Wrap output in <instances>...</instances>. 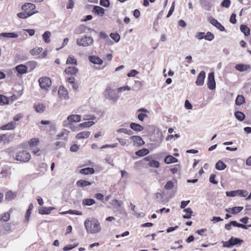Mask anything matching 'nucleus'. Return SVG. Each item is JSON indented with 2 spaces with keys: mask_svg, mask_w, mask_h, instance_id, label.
<instances>
[{
  "mask_svg": "<svg viewBox=\"0 0 251 251\" xmlns=\"http://www.w3.org/2000/svg\"><path fill=\"white\" fill-rule=\"evenodd\" d=\"M84 226L88 233L96 234L101 230L99 222L94 218L86 219L84 222Z\"/></svg>",
  "mask_w": 251,
  "mask_h": 251,
  "instance_id": "obj_1",
  "label": "nucleus"
},
{
  "mask_svg": "<svg viewBox=\"0 0 251 251\" xmlns=\"http://www.w3.org/2000/svg\"><path fill=\"white\" fill-rule=\"evenodd\" d=\"M76 45L79 47H87L94 44L93 38L90 36L84 35L76 40Z\"/></svg>",
  "mask_w": 251,
  "mask_h": 251,
  "instance_id": "obj_2",
  "label": "nucleus"
},
{
  "mask_svg": "<svg viewBox=\"0 0 251 251\" xmlns=\"http://www.w3.org/2000/svg\"><path fill=\"white\" fill-rule=\"evenodd\" d=\"M31 158V155L26 151H20L16 152L15 159L23 163L28 162Z\"/></svg>",
  "mask_w": 251,
  "mask_h": 251,
  "instance_id": "obj_3",
  "label": "nucleus"
},
{
  "mask_svg": "<svg viewBox=\"0 0 251 251\" xmlns=\"http://www.w3.org/2000/svg\"><path fill=\"white\" fill-rule=\"evenodd\" d=\"M105 97L114 102H116L119 98V96L115 90L107 87L104 92Z\"/></svg>",
  "mask_w": 251,
  "mask_h": 251,
  "instance_id": "obj_4",
  "label": "nucleus"
},
{
  "mask_svg": "<svg viewBox=\"0 0 251 251\" xmlns=\"http://www.w3.org/2000/svg\"><path fill=\"white\" fill-rule=\"evenodd\" d=\"M243 240L237 238L232 237L227 241H222L223 247L231 248L232 246L237 245H240L243 243Z\"/></svg>",
  "mask_w": 251,
  "mask_h": 251,
  "instance_id": "obj_5",
  "label": "nucleus"
},
{
  "mask_svg": "<svg viewBox=\"0 0 251 251\" xmlns=\"http://www.w3.org/2000/svg\"><path fill=\"white\" fill-rule=\"evenodd\" d=\"M81 120V116L79 115H70L67 118V121L69 122L68 125H69L70 128H72L73 131H77L79 130L78 127H75L72 128V124L73 123H77L80 122Z\"/></svg>",
  "mask_w": 251,
  "mask_h": 251,
  "instance_id": "obj_6",
  "label": "nucleus"
},
{
  "mask_svg": "<svg viewBox=\"0 0 251 251\" xmlns=\"http://www.w3.org/2000/svg\"><path fill=\"white\" fill-rule=\"evenodd\" d=\"M39 85L42 89L47 90L51 86V81L50 79L47 77L44 76L41 77L38 80Z\"/></svg>",
  "mask_w": 251,
  "mask_h": 251,
  "instance_id": "obj_7",
  "label": "nucleus"
},
{
  "mask_svg": "<svg viewBox=\"0 0 251 251\" xmlns=\"http://www.w3.org/2000/svg\"><path fill=\"white\" fill-rule=\"evenodd\" d=\"M226 193L227 196L231 197H234L237 196L246 197L249 194L248 192L245 190H237L235 191H227Z\"/></svg>",
  "mask_w": 251,
  "mask_h": 251,
  "instance_id": "obj_8",
  "label": "nucleus"
},
{
  "mask_svg": "<svg viewBox=\"0 0 251 251\" xmlns=\"http://www.w3.org/2000/svg\"><path fill=\"white\" fill-rule=\"evenodd\" d=\"M207 87L211 90L215 89L216 87V83L214 78V74L213 72L210 73L208 76Z\"/></svg>",
  "mask_w": 251,
  "mask_h": 251,
  "instance_id": "obj_9",
  "label": "nucleus"
},
{
  "mask_svg": "<svg viewBox=\"0 0 251 251\" xmlns=\"http://www.w3.org/2000/svg\"><path fill=\"white\" fill-rule=\"evenodd\" d=\"M58 94L59 98L61 100H67L69 99L68 91L67 89L62 86L59 87Z\"/></svg>",
  "mask_w": 251,
  "mask_h": 251,
  "instance_id": "obj_10",
  "label": "nucleus"
},
{
  "mask_svg": "<svg viewBox=\"0 0 251 251\" xmlns=\"http://www.w3.org/2000/svg\"><path fill=\"white\" fill-rule=\"evenodd\" d=\"M210 23L221 31H226L225 28L216 19L212 17L209 18Z\"/></svg>",
  "mask_w": 251,
  "mask_h": 251,
  "instance_id": "obj_11",
  "label": "nucleus"
},
{
  "mask_svg": "<svg viewBox=\"0 0 251 251\" xmlns=\"http://www.w3.org/2000/svg\"><path fill=\"white\" fill-rule=\"evenodd\" d=\"M205 78V73L203 71H202L199 74L196 81V84L197 86H202L204 84V79Z\"/></svg>",
  "mask_w": 251,
  "mask_h": 251,
  "instance_id": "obj_12",
  "label": "nucleus"
},
{
  "mask_svg": "<svg viewBox=\"0 0 251 251\" xmlns=\"http://www.w3.org/2000/svg\"><path fill=\"white\" fill-rule=\"evenodd\" d=\"M15 70L18 72L17 75H22L27 73L28 68L25 65L21 64L15 67Z\"/></svg>",
  "mask_w": 251,
  "mask_h": 251,
  "instance_id": "obj_13",
  "label": "nucleus"
},
{
  "mask_svg": "<svg viewBox=\"0 0 251 251\" xmlns=\"http://www.w3.org/2000/svg\"><path fill=\"white\" fill-rule=\"evenodd\" d=\"M130 139L133 141L134 145L137 146H141L145 144L142 138L139 136H133L130 137Z\"/></svg>",
  "mask_w": 251,
  "mask_h": 251,
  "instance_id": "obj_14",
  "label": "nucleus"
},
{
  "mask_svg": "<svg viewBox=\"0 0 251 251\" xmlns=\"http://www.w3.org/2000/svg\"><path fill=\"white\" fill-rule=\"evenodd\" d=\"M89 60L94 64L101 65L103 60L96 55H91L88 57Z\"/></svg>",
  "mask_w": 251,
  "mask_h": 251,
  "instance_id": "obj_15",
  "label": "nucleus"
},
{
  "mask_svg": "<svg viewBox=\"0 0 251 251\" xmlns=\"http://www.w3.org/2000/svg\"><path fill=\"white\" fill-rule=\"evenodd\" d=\"M92 12L98 15L102 16L105 13V9L99 6H94Z\"/></svg>",
  "mask_w": 251,
  "mask_h": 251,
  "instance_id": "obj_16",
  "label": "nucleus"
},
{
  "mask_svg": "<svg viewBox=\"0 0 251 251\" xmlns=\"http://www.w3.org/2000/svg\"><path fill=\"white\" fill-rule=\"evenodd\" d=\"M78 70L75 67L70 66L65 70V73L68 75H75L77 74Z\"/></svg>",
  "mask_w": 251,
  "mask_h": 251,
  "instance_id": "obj_17",
  "label": "nucleus"
},
{
  "mask_svg": "<svg viewBox=\"0 0 251 251\" xmlns=\"http://www.w3.org/2000/svg\"><path fill=\"white\" fill-rule=\"evenodd\" d=\"M243 209V207L242 206H237L226 209V211L227 212L231 213L233 214H236L242 211Z\"/></svg>",
  "mask_w": 251,
  "mask_h": 251,
  "instance_id": "obj_18",
  "label": "nucleus"
},
{
  "mask_svg": "<svg viewBox=\"0 0 251 251\" xmlns=\"http://www.w3.org/2000/svg\"><path fill=\"white\" fill-rule=\"evenodd\" d=\"M235 69L239 72H242L247 71L248 69H251V67L249 65H245L242 64H237L235 66Z\"/></svg>",
  "mask_w": 251,
  "mask_h": 251,
  "instance_id": "obj_19",
  "label": "nucleus"
},
{
  "mask_svg": "<svg viewBox=\"0 0 251 251\" xmlns=\"http://www.w3.org/2000/svg\"><path fill=\"white\" fill-rule=\"evenodd\" d=\"M35 5L31 3H26L22 7V9L24 11H30L35 9Z\"/></svg>",
  "mask_w": 251,
  "mask_h": 251,
  "instance_id": "obj_20",
  "label": "nucleus"
},
{
  "mask_svg": "<svg viewBox=\"0 0 251 251\" xmlns=\"http://www.w3.org/2000/svg\"><path fill=\"white\" fill-rule=\"evenodd\" d=\"M54 209L53 207H41L39 208V213L41 214H49L51 211Z\"/></svg>",
  "mask_w": 251,
  "mask_h": 251,
  "instance_id": "obj_21",
  "label": "nucleus"
},
{
  "mask_svg": "<svg viewBox=\"0 0 251 251\" xmlns=\"http://www.w3.org/2000/svg\"><path fill=\"white\" fill-rule=\"evenodd\" d=\"M130 127L133 130L140 132L144 129V127L141 125L135 123H131L130 125Z\"/></svg>",
  "mask_w": 251,
  "mask_h": 251,
  "instance_id": "obj_22",
  "label": "nucleus"
},
{
  "mask_svg": "<svg viewBox=\"0 0 251 251\" xmlns=\"http://www.w3.org/2000/svg\"><path fill=\"white\" fill-rule=\"evenodd\" d=\"M35 13L34 12L31 11H25L24 12H20L17 14V16L21 19H26L27 17L32 15Z\"/></svg>",
  "mask_w": 251,
  "mask_h": 251,
  "instance_id": "obj_23",
  "label": "nucleus"
},
{
  "mask_svg": "<svg viewBox=\"0 0 251 251\" xmlns=\"http://www.w3.org/2000/svg\"><path fill=\"white\" fill-rule=\"evenodd\" d=\"M90 134L91 132L90 131H82L78 133L75 136V138L78 139H86L89 137Z\"/></svg>",
  "mask_w": 251,
  "mask_h": 251,
  "instance_id": "obj_24",
  "label": "nucleus"
},
{
  "mask_svg": "<svg viewBox=\"0 0 251 251\" xmlns=\"http://www.w3.org/2000/svg\"><path fill=\"white\" fill-rule=\"evenodd\" d=\"M51 33L49 31H45L43 34L42 35V38L46 44H49L50 43V37H51Z\"/></svg>",
  "mask_w": 251,
  "mask_h": 251,
  "instance_id": "obj_25",
  "label": "nucleus"
},
{
  "mask_svg": "<svg viewBox=\"0 0 251 251\" xmlns=\"http://www.w3.org/2000/svg\"><path fill=\"white\" fill-rule=\"evenodd\" d=\"M154 196L155 199L158 201H162L164 196V192L161 190H158V191L154 194Z\"/></svg>",
  "mask_w": 251,
  "mask_h": 251,
  "instance_id": "obj_26",
  "label": "nucleus"
},
{
  "mask_svg": "<svg viewBox=\"0 0 251 251\" xmlns=\"http://www.w3.org/2000/svg\"><path fill=\"white\" fill-rule=\"evenodd\" d=\"M164 162L166 164H171L177 162V159L172 155H167L164 159Z\"/></svg>",
  "mask_w": 251,
  "mask_h": 251,
  "instance_id": "obj_27",
  "label": "nucleus"
},
{
  "mask_svg": "<svg viewBox=\"0 0 251 251\" xmlns=\"http://www.w3.org/2000/svg\"><path fill=\"white\" fill-rule=\"evenodd\" d=\"M15 123L12 122L2 126L0 128L2 130H11L14 129L15 127Z\"/></svg>",
  "mask_w": 251,
  "mask_h": 251,
  "instance_id": "obj_28",
  "label": "nucleus"
},
{
  "mask_svg": "<svg viewBox=\"0 0 251 251\" xmlns=\"http://www.w3.org/2000/svg\"><path fill=\"white\" fill-rule=\"evenodd\" d=\"M33 208V204L32 203H30L28 209L26 211V213L25 216V219L24 220L25 223H27L29 221V219L30 216V215L31 213V211H32Z\"/></svg>",
  "mask_w": 251,
  "mask_h": 251,
  "instance_id": "obj_29",
  "label": "nucleus"
},
{
  "mask_svg": "<svg viewBox=\"0 0 251 251\" xmlns=\"http://www.w3.org/2000/svg\"><path fill=\"white\" fill-rule=\"evenodd\" d=\"M80 174H84V175H89V174H93L94 173L95 171L94 169L92 168H85L82 169H81L79 171Z\"/></svg>",
  "mask_w": 251,
  "mask_h": 251,
  "instance_id": "obj_30",
  "label": "nucleus"
},
{
  "mask_svg": "<svg viewBox=\"0 0 251 251\" xmlns=\"http://www.w3.org/2000/svg\"><path fill=\"white\" fill-rule=\"evenodd\" d=\"M0 36L3 37L10 38H16L18 37V34L14 32H4L0 34Z\"/></svg>",
  "mask_w": 251,
  "mask_h": 251,
  "instance_id": "obj_31",
  "label": "nucleus"
},
{
  "mask_svg": "<svg viewBox=\"0 0 251 251\" xmlns=\"http://www.w3.org/2000/svg\"><path fill=\"white\" fill-rule=\"evenodd\" d=\"M39 143V140L38 138H32L28 141V144L30 149L36 147Z\"/></svg>",
  "mask_w": 251,
  "mask_h": 251,
  "instance_id": "obj_32",
  "label": "nucleus"
},
{
  "mask_svg": "<svg viewBox=\"0 0 251 251\" xmlns=\"http://www.w3.org/2000/svg\"><path fill=\"white\" fill-rule=\"evenodd\" d=\"M67 81L72 85L73 89L76 90L78 87L77 83L75 82V78L74 77H68L67 78Z\"/></svg>",
  "mask_w": 251,
  "mask_h": 251,
  "instance_id": "obj_33",
  "label": "nucleus"
},
{
  "mask_svg": "<svg viewBox=\"0 0 251 251\" xmlns=\"http://www.w3.org/2000/svg\"><path fill=\"white\" fill-rule=\"evenodd\" d=\"M226 167V165L221 160H219L215 165L216 169L219 171L224 170Z\"/></svg>",
  "mask_w": 251,
  "mask_h": 251,
  "instance_id": "obj_34",
  "label": "nucleus"
},
{
  "mask_svg": "<svg viewBox=\"0 0 251 251\" xmlns=\"http://www.w3.org/2000/svg\"><path fill=\"white\" fill-rule=\"evenodd\" d=\"M96 202L95 201L92 199H85L82 200V203L83 205L91 206L95 204Z\"/></svg>",
  "mask_w": 251,
  "mask_h": 251,
  "instance_id": "obj_35",
  "label": "nucleus"
},
{
  "mask_svg": "<svg viewBox=\"0 0 251 251\" xmlns=\"http://www.w3.org/2000/svg\"><path fill=\"white\" fill-rule=\"evenodd\" d=\"M76 184L79 187H84L87 186L91 185L92 183L86 180H79L77 181Z\"/></svg>",
  "mask_w": 251,
  "mask_h": 251,
  "instance_id": "obj_36",
  "label": "nucleus"
},
{
  "mask_svg": "<svg viewBox=\"0 0 251 251\" xmlns=\"http://www.w3.org/2000/svg\"><path fill=\"white\" fill-rule=\"evenodd\" d=\"M240 30L246 36H249L250 34V28L245 25H241L240 26Z\"/></svg>",
  "mask_w": 251,
  "mask_h": 251,
  "instance_id": "obj_37",
  "label": "nucleus"
},
{
  "mask_svg": "<svg viewBox=\"0 0 251 251\" xmlns=\"http://www.w3.org/2000/svg\"><path fill=\"white\" fill-rule=\"evenodd\" d=\"M149 153V151L148 149H143L137 151L135 154L139 156H143Z\"/></svg>",
  "mask_w": 251,
  "mask_h": 251,
  "instance_id": "obj_38",
  "label": "nucleus"
},
{
  "mask_svg": "<svg viewBox=\"0 0 251 251\" xmlns=\"http://www.w3.org/2000/svg\"><path fill=\"white\" fill-rule=\"evenodd\" d=\"M245 102V98L242 95H238L235 100V103L237 105H241Z\"/></svg>",
  "mask_w": 251,
  "mask_h": 251,
  "instance_id": "obj_39",
  "label": "nucleus"
},
{
  "mask_svg": "<svg viewBox=\"0 0 251 251\" xmlns=\"http://www.w3.org/2000/svg\"><path fill=\"white\" fill-rule=\"evenodd\" d=\"M16 196V194L11 191L7 192L5 194V199L7 200H11L14 199Z\"/></svg>",
  "mask_w": 251,
  "mask_h": 251,
  "instance_id": "obj_40",
  "label": "nucleus"
},
{
  "mask_svg": "<svg viewBox=\"0 0 251 251\" xmlns=\"http://www.w3.org/2000/svg\"><path fill=\"white\" fill-rule=\"evenodd\" d=\"M67 64H77V60L73 55H70L66 61Z\"/></svg>",
  "mask_w": 251,
  "mask_h": 251,
  "instance_id": "obj_41",
  "label": "nucleus"
},
{
  "mask_svg": "<svg viewBox=\"0 0 251 251\" xmlns=\"http://www.w3.org/2000/svg\"><path fill=\"white\" fill-rule=\"evenodd\" d=\"M95 124L93 121L85 122L79 125L78 126L81 128L90 127Z\"/></svg>",
  "mask_w": 251,
  "mask_h": 251,
  "instance_id": "obj_42",
  "label": "nucleus"
},
{
  "mask_svg": "<svg viewBox=\"0 0 251 251\" xmlns=\"http://www.w3.org/2000/svg\"><path fill=\"white\" fill-rule=\"evenodd\" d=\"M43 50L42 48H35L30 50V53L33 55H37L39 54Z\"/></svg>",
  "mask_w": 251,
  "mask_h": 251,
  "instance_id": "obj_43",
  "label": "nucleus"
},
{
  "mask_svg": "<svg viewBox=\"0 0 251 251\" xmlns=\"http://www.w3.org/2000/svg\"><path fill=\"white\" fill-rule=\"evenodd\" d=\"M123 204V202L122 201H118L116 199L112 200V205L116 209L120 207Z\"/></svg>",
  "mask_w": 251,
  "mask_h": 251,
  "instance_id": "obj_44",
  "label": "nucleus"
},
{
  "mask_svg": "<svg viewBox=\"0 0 251 251\" xmlns=\"http://www.w3.org/2000/svg\"><path fill=\"white\" fill-rule=\"evenodd\" d=\"M235 116L239 121H243L245 117L244 114L240 111H237L235 113Z\"/></svg>",
  "mask_w": 251,
  "mask_h": 251,
  "instance_id": "obj_45",
  "label": "nucleus"
},
{
  "mask_svg": "<svg viewBox=\"0 0 251 251\" xmlns=\"http://www.w3.org/2000/svg\"><path fill=\"white\" fill-rule=\"evenodd\" d=\"M69 133V131L67 130H64L61 133L58 134L57 136L58 138H61L63 140H66L67 138V134Z\"/></svg>",
  "mask_w": 251,
  "mask_h": 251,
  "instance_id": "obj_46",
  "label": "nucleus"
},
{
  "mask_svg": "<svg viewBox=\"0 0 251 251\" xmlns=\"http://www.w3.org/2000/svg\"><path fill=\"white\" fill-rule=\"evenodd\" d=\"M148 165L150 167L152 168H158L160 164L157 161L151 160L149 162Z\"/></svg>",
  "mask_w": 251,
  "mask_h": 251,
  "instance_id": "obj_47",
  "label": "nucleus"
},
{
  "mask_svg": "<svg viewBox=\"0 0 251 251\" xmlns=\"http://www.w3.org/2000/svg\"><path fill=\"white\" fill-rule=\"evenodd\" d=\"M45 106L43 104H39L34 106L35 110L39 113H41L44 111Z\"/></svg>",
  "mask_w": 251,
  "mask_h": 251,
  "instance_id": "obj_48",
  "label": "nucleus"
},
{
  "mask_svg": "<svg viewBox=\"0 0 251 251\" xmlns=\"http://www.w3.org/2000/svg\"><path fill=\"white\" fill-rule=\"evenodd\" d=\"M9 140L6 134H0V143L2 142L4 144L8 143Z\"/></svg>",
  "mask_w": 251,
  "mask_h": 251,
  "instance_id": "obj_49",
  "label": "nucleus"
},
{
  "mask_svg": "<svg viewBox=\"0 0 251 251\" xmlns=\"http://www.w3.org/2000/svg\"><path fill=\"white\" fill-rule=\"evenodd\" d=\"M110 37L116 42H118L120 39V36L117 33H111L110 35Z\"/></svg>",
  "mask_w": 251,
  "mask_h": 251,
  "instance_id": "obj_50",
  "label": "nucleus"
},
{
  "mask_svg": "<svg viewBox=\"0 0 251 251\" xmlns=\"http://www.w3.org/2000/svg\"><path fill=\"white\" fill-rule=\"evenodd\" d=\"M100 37L103 39H105L106 40V42L107 44L109 45L112 44V43L109 44V43H111V40L108 37V36L104 32H100Z\"/></svg>",
  "mask_w": 251,
  "mask_h": 251,
  "instance_id": "obj_51",
  "label": "nucleus"
},
{
  "mask_svg": "<svg viewBox=\"0 0 251 251\" xmlns=\"http://www.w3.org/2000/svg\"><path fill=\"white\" fill-rule=\"evenodd\" d=\"M116 140L119 142L120 144L122 146L128 145V140L126 139L120 138H117Z\"/></svg>",
  "mask_w": 251,
  "mask_h": 251,
  "instance_id": "obj_52",
  "label": "nucleus"
},
{
  "mask_svg": "<svg viewBox=\"0 0 251 251\" xmlns=\"http://www.w3.org/2000/svg\"><path fill=\"white\" fill-rule=\"evenodd\" d=\"M174 183L172 181H168L164 186V188L167 190L172 189L174 187Z\"/></svg>",
  "mask_w": 251,
  "mask_h": 251,
  "instance_id": "obj_53",
  "label": "nucleus"
},
{
  "mask_svg": "<svg viewBox=\"0 0 251 251\" xmlns=\"http://www.w3.org/2000/svg\"><path fill=\"white\" fill-rule=\"evenodd\" d=\"M78 245V243L75 244L74 245H70L66 246H65L63 250L64 251H70L76 247H77Z\"/></svg>",
  "mask_w": 251,
  "mask_h": 251,
  "instance_id": "obj_54",
  "label": "nucleus"
},
{
  "mask_svg": "<svg viewBox=\"0 0 251 251\" xmlns=\"http://www.w3.org/2000/svg\"><path fill=\"white\" fill-rule=\"evenodd\" d=\"M214 35L210 32H208L204 36V38L208 41H211L214 39Z\"/></svg>",
  "mask_w": 251,
  "mask_h": 251,
  "instance_id": "obj_55",
  "label": "nucleus"
},
{
  "mask_svg": "<svg viewBox=\"0 0 251 251\" xmlns=\"http://www.w3.org/2000/svg\"><path fill=\"white\" fill-rule=\"evenodd\" d=\"M0 103L3 104L8 103V100L7 97L2 95H0Z\"/></svg>",
  "mask_w": 251,
  "mask_h": 251,
  "instance_id": "obj_56",
  "label": "nucleus"
},
{
  "mask_svg": "<svg viewBox=\"0 0 251 251\" xmlns=\"http://www.w3.org/2000/svg\"><path fill=\"white\" fill-rule=\"evenodd\" d=\"M230 5V1L229 0H224L221 3V6L226 8H228Z\"/></svg>",
  "mask_w": 251,
  "mask_h": 251,
  "instance_id": "obj_57",
  "label": "nucleus"
},
{
  "mask_svg": "<svg viewBox=\"0 0 251 251\" xmlns=\"http://www.w3.org/2000/svg\"><path fill=\"white\" fill-rule=\"evenodd\" d=\"M10 219V214L6 212L4 213L1 218V220L4 222L8 221Z\"/></svg>",
  "mask_w": 251,
  "mask_h": 251,
  "instance_id": "obj_58",
  "label": "nucleus"
},
{
  "mask_svg": "<svg viewBox=\"0 0 251 251\" xmlns=\"http://www.w3.org/2000/svg\"><path fill=\"white\" fill-rule=\"evenodd\" d=\"M31 150H32V153L34 155H36L37 156H40L41 154L42 151L39 149H38V148L35 149L34 148L31 149Z\"/></svg>",
  "mask_w": 251,
  "mask_h": 251,
  "instance_id": "obj_59",
  "label": "nucleus"
},
{
  "mask_svg": "<svg viewBox=\"0 0 251 251\" xmlns=\"http://www.w3.org/2000/svg\"><path fill=\"white\" fill-rule=\"evenodd\" d=\"M100 4L104 7H108L110 3L109 0H100Z\"/></svg>",
  "mask_w": 251,
  "mask_h": 251,
  "instance_id": "obj_60",
  "label": "nucleus"
},
{
  "mask_svg": "<svg viewBox=\"0 0 251 251\" xmlns=\"http://www.w3.org/2000/svg\"><path fill=\"white\" fill-rule=\"evenodd\" d=\"M130 90H131V88L130 87H129L128 86H124L118 88L117 90L119 92H122L124 91H126V90L129 91Z\"/></svg>",
  "mask_w": 251,
  "mask_h": 251,
  "instance_id": "obj_61",
  "label": "nucleus"
},
{
  "mask_svg": "<svg viewBox=\"0 0 251 251\" xmlns=\"http://www.w3.org/2000/svg\"><path fill=\"white\" fill-rule=\"evenodd\" d=\"M68 213L70 214H74L76 215H81L82 214L81 212L75 210H69L68 211Z\"/></svg>",
  "mask_w": 251,
  "mask_h": 251,
  "instance_id": "obj_62",
  "label": "nucleus"
},
{
  "mask_svg": "<svg viewBox=\"0 0 251 251\" xmlns=\"http://www.w3.org/2000/svg\"><path fill=\"white\" fill-rule=\"evenodd\" d=\"M27 64L30 67L31 70H33L36 66V62L35 61L28 62Z\"/></svg>",
  "mask_w": 251,
  "mask_h": 251,
  "instance_id": "obj_63",
  "label": "nucleus"
},
{
  "mask_svg": "<svg viewBox=\"0 0 251 251\" xmlns=\"http://www.w3.org/2000/svg\"><path fill=\"white\" fill-rule=\"evenodd\" d=\"M139 74V72L135 70H131L129 73L127 74V76L128 77H133L134 76L136 75H137Z\"/></svg>",
  "mask_w": 251,
  "mask_h": 251,
  "instance_id": "obj_64",
  "label": "nucleus"
}]
</instances>
